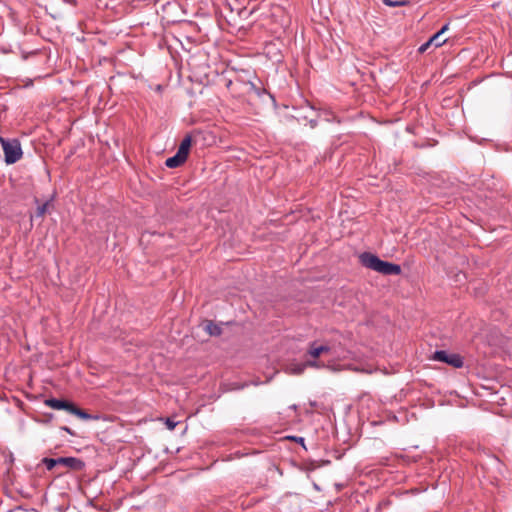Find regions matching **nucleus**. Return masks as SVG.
<instances>
[{
  "instance_id": "1",
  "label": "nucleus",
  "mask_w": 512,
  "mask_h": 512,
  "mask_svg": "<svg viewBox=\"0 0 512 512\" xmlns=\"http://www.w3.org/2000/svg\"><path fill=\"white\" fill-rule=\"evenodd\" d=\"M360 262L366 268L381 273L383 275L401 274V266L391 262L383 261L375 254L364 252L360 255Z\"/></svg>"
},
{
  "instance_id": "2",
  "label": "nucleus",
  "mask_w": 512,
  "mask_h": 512,
  "mask_svg": "<svg viewBox=\"0 0 512 512\" xmlns=\"http://www.w3.org/2000/svg\"><path fill=\"white\" fill-rule=\"evenodd\" d=\"M44 404L55 410H65L68 413L75 415L82 420H91L96 418L93 415L87 413L85 410L80 409L73 402L68 400L49 398L44 401Z\"/></svg>"
},
{
  "instance_id": "3",
  "label": "nucleus",
  "mask_w": 512,
  "mask_h": 512,
  "mask_svg": "<svg viewBox=\"0 0 512 512\" xmlns=\"http://www.w3.org/2000/svg\"><path fill=\"white\" fill-rule=\"evenodd\" d=\"M0 143L2 145L5 162L7 164H14L22 158L23 152L20 141L17 138L6 139L0 137Z\"/></svg>"
},
{
  "instance_id": "4",
  "label": "nucleus",
  "mask_w": 512,
  "mask_h": 512,
  "mask_svg": "<svg viewBox=\"0 0 512 512\" xmlns=\"http://www.w3.org/2000/svg\"><path fill=\"white\" fill-rule=\"evenodd\" d=\"M433 360L446 363L454 368H461L464 365L463 357L457 353H449L445 350H437L434 352Z\"/></svg>"
},
{
  "instance_id": "5",
  "label": "nucleus",
  "mask_w": 512,
  "mask_h": 512,
  "mask_svg": "<svg viewBox=\"0 0 512 512\" xmlns=\"http://www.w3.org/2000/svg\"><path fill=\"white\" fill-rule=\"evenodd\" d=\"M57 461L59 464L66 466L67 468H70L75 471H80L84 468L85 463L76 457H60L57 458Z\"/></svg>"
},
{
  "instance_id": "6",
  "label": "nucleus",
  "mask_w": 512,
  "mask_h": 512,
  "mask_svg": "<svg viewBox=\"0 0 512 512\" xmlns=\"http://www.w3.org/2000/svg\"><path fill=\"white\" fill-rule=\"evenodd\" d=\"M186 160L187 158L185 156L177 152L174 156L166 159L165 164L168 168H177L181 166Z\"/></svg>"
},
{
  "instance_id": "7",
  "label": "nucleus",
  "mask_w": 512,
  "mask_h": 512,
  "mask_svg": "<svg viewBox=\"0 0 512 512\" xmlns=\"http://www.w3.org/2000/svg\"><path fill=\"white\" fill-rule=\"evenodd\" d=\"M191 145H192V138L190 135H186L183 138V140L181 141L177 152L187 158Z\"/></svg>"
},
{
  "instance_id": "8",
  "label": "nucleus",
  "mask_w": 512,
  "mask_h": 512,
  "mask_svg": "<svg viewBox=\"0 0 512 512\" xmlns=\"http://www.w3.org/2000/svg\"><path fill=\"white\" fill-rule=\"evenodd\" d=\"M329 351L330 347L327 345H321L316 347L315 343H312L308 350V354L313 358H318L322 353H327Z\"/></svg>"
},
{
  "instance_id": "9",
  "label": "nucleus",
  "mask_w": 512,
  "mask_h": 512,
  "mask_svg": "<svg viewBox=\"0 0 512 512\" xmlns=\"http://www.w3.org/2000/svg\"><path fill=\"white\" fill-rule=\"evenodd\" d=\"M205 331L211 336H219L222 333L221 327L214 324L212 321H206Z\"/></svg>"
},
{
  "instance_id": "10",
  "label": "nucleus",
  "mask_w": 512,
  "mask_h": 512,
  "mask_svg": "<svg viewBox=\"0 0 512 512\" xmlns=\"http://www.w3.org/2000/svg\"><path fill=\"white\" fill-rule=\"evenodd\" d=\"M447 39H442L439 33H435L430 39L429 42L435 47H440L445 44Z\"/></svg>"
},
{
  "instance_id": "11",
  "label": "nucleus",
  "mask_w": 512,
  "mask_h": 512,
  "mask_svg": "<svg viewBox=\"0 0 512 512\" xmlns=\"http://www.w3.org/2000/svg\"><path fill=\"white\" fill-rule=\"evenodd\" d=\"M305 368H306L305 363H297V364L291 365L289 369L292 374L300 375L304 372Z\"/></svg>"
},
{
  "instance_id": "12",
  "label": "nucleus",
  "mask_w": 512,
  "mask_h": 512,
  "mask_svg": "<svg viewBox=\"0 0 512 512\" xmlns=\"http://www.w3.org/2000/svg\"><path fill=\"white\" fill-rule=\"evenodd\" d=\"M383 3L389 7H400L408 4L405 0H383Z\"/></svg>"
},
{
  "instance_id": "13",
  "label": "nucleus",
  "mask_w": 512,
  "mask_h": 512,
  "mask_svg": "<svg viewBox=\"0 0 512 512\" xmlns=\"http://www.w3.org/2000/svg\"><path fill=\"white\" fill-rule=\"evenodd\" d=\"M49 204H50L49 201H46L42 205H39L36 210V217H40V218L43 217L45 215V213L47 212Z\"/></svg>"
},
{
  "instance_id": "14",
  "label": "nucleus",
  "mask_w": 512,
  "mask_h": 512,
  "mask_svg": "<svg viewBox=\"0 0 512 512\" xmlns=\"http://www.w3.org/2000/svg\"><path fill=\"white\" fill-rule=\"evenodd\" d=\"M43 463L45 464V466L48 470H52L56 465L59 464L57 459H54V458H44Z\"/></svg>"
},
{
  "instance_id": "15",
  "label": "nucleus",
  "mask_w": 512,
  "mask_h": 512,
  "mask_svg": "<svg viewBox=\"0 0 512 512\" xmlns=\"http://www.w3.org/2000/svg\"><path fill=\"white\" fill-rule=\"evenodd\" d=\"M306 364V367H315V368H321V367H324L323 364H321L319 361L317 360H309V361H306L305 362Z\"/></svg>"
},
{
  "instance_id": "16",
  "label": "nucleus",
  "mask_w": 512,
  "mask_h": 512,
  "mask_svg": "<svg viewBox=\"0 0 512 512\" xmlns=\"http://www.w3.org/2000/svg\"><path fill=\"white\" fill-rule=\"evenodd\" d=\"M430 45H432V44H431V43L429 42V40H428L426 43L422 44V45L419 47L418 51H419L420 53H423V52H425V51L428 49V47H429Z\"/></svg>"
},
{
  "instance_id": "17",
  "label": "nucleus",
  "mask_w": 512,
  "mask_h": 512,
  "mask_svg": "<svg viewBox=\"0 0 512 512\" xmlns=\"http://www.w3.org/2000/svg\"><path fill=\"white\" fill-rule=\"evenodd\" d=\"M166 425H167V427H168L170 430H172V429H174V428H175L176 423H175L174 421H172L171 419L167 418V420H166Z\"/></svg>"
},
{
  "instance_id": "18",
  "label": "nucleus",
  "mask_w": 512,
  "mask_h": 512,
  "mask_svg": "<svg viewBox=\"0 0 512 512\" xmlns=\"http://www.w3.org/2000/svg\"><path fill=\"white\" fill-rule=\"evenodd\" d=\"M60 429H61L62 431H65L66 433H68V434H69V435H71V436H75L74 431H73V430H71L68 426H62V427H60Z\"/></svg>"
},
{
  "instance_id": "19",
  "label": "nucleus",
  "mask_w": 512,
  "mask_h": 512,
  "mask_svg": "<svg viewBox=\"0 0 512 512\" xmlns=\"http://www.w3.org/2000/svg\"><path fill=\"white\" fill-rule=\"evenodd\" d=\"M449 28V24H445L437 33L441 36L444 32H446Z\"/></svg>"
},
{
  "instance_id": "20",
  "label": "nucleus",
  "mask_w": 512,
  "mask_h": 512,
  "mask_svg": "<svg viewBox=\"0 0 512 512\" xmlns=\"http://www.w3.org/2000/svg\"><path fill=\"white\" fill-rule=\"evenodd\" d=\"M293 439H294L295 441H297V443H301L302 445L304 444V438H302V437H299V438H297V437H293Z\"/></svg>"
},
{
  "instance_id": "21",
  "label": "nucleus",
  "mask_w": 512,
  "mask_h": 512,
  "mask_svg": "<svg viewBox=\"0 0 512 512\" xmlns=\"http://www.w3.org/2000/svg\"><path fill=\"white\" fill-rule=\"evenodd\" d=\"M310 405H311L312 407H316V405H317V404H316V402H312V401H311V402H310Z\"/></svg>"
},
{
  "instance_id": "22",
  "label": "nucleus",
  "mask_w": 512,
  "mask_h": 512,
  "mask_svg": "<svg viewBox=\"0 0 512 512\" xmlns=\"http://www.w3.org/2000/svg\"><path fill=\"white\" fill-rule=\"evenodd\" d=\"M311 125H312V127H314L315 126V122L311 121Z\"/></svg>"
}]
</instances>
